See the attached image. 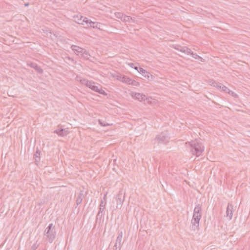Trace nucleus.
Segmentation results:
<instances>
[{
    "instance_id": "1",
    "label": "nucleus",
    "mask_w": 250,
    "mask_h": 250,
    "mask_svg": "<svg viewBox=\"0 0 250 250\" xmlns=\"http://www.w3.org/2000/svg\"><path fill=\"white\" fill-rule=\"evenodd\" d=\"M202 215V205L199 204L196 206L194 209L190 227L191 230L195 231L198 229Z\"/></svg>"
},
{
    "instance_id": "2",
    "label": "nucleus",
    "mask_w": 250,
    "mask_h": 250,
    "mask_svg": "<svg viewBox=\"0 0 250 250\" xmlns=\"http://www.w3.org/2000/svg\"><path fill=\"white\" fill-rule=\"evenodd\" d=\"M43 234L49 243H52L56 235L55 226L52 223L50 224L45 229Z\"/></svg>"
},
{
    "instance_id": "3",
    "label": "nucleus",
    "mask_w": 250,
    "mask_h": 250,
    "mask_svg": "<svg viewBox=\"0 0 250 250\" xmlns=\"http://www.w3.org/2000/svg\"><path fill=\"white\" fill-rule=\"evenodd\" d=\"M169 137L168 133L166 132H162L156 136L154 139L153 140L154 145L157 144H167L169 142Z\"/></svg>"
},
{
    "instance_id": "4",
    "label": "nucleus",
    "mask_w": 250,
    "mask_h": 250,
    "mask_svg": "<svg viewBox=\"0 0 250 250\" xmlns=\"http://www.w3.org/2000/svg\"><path fill=\"white\" fill-rule=\"evenodd\" d=\"M191 151L192 154L200 156L204 150V146L198 142L195 141L190 144Z\"/></svg>"
},
{
    "instance_id": "5",
    "label": "nucleus",
    "mask_w": 250,
    "mask_h": 250,
    "mask_svg": "<svg viewBox=\"0 0 250 250\" xmlns=\"http://www.w3.org/2000/svg\"><path fill=\"white\" fill-rule=\"evenodd\" d=\"M96 84V83L95 82L91 81L88 87L96 92L102 94L104 96H106L107 93L102 89L101 85L99 84H97L98 85H97Z\"/></svg>"
},
{
    "instance_id": "6",
    "label": "nucleus",
    "mask_w": 250,
    "mask_h": 250,
    "mask_svg": "<svg viewBox=\"0 0 250 250\" xmlns=\"http://www.w3.org/2000/svg\"><path fill=\"white\" fill-rule=\"evenodd\" d=\"M125 191H124L123 189H121L116 195V201L117 202V208H119V206H120V208L122 207L125 200Z\"/></svg>"
},
{
    "instance_id": "7",
    "label": "nucleus",
    "mask_w": 250,
    "mask_h": 250,
    "mask_svg": "<svg viewBox=\"0 0 250 250\" xmlns=\"http://www.w3.org/2000/svg\"><path fill=\"white\" fill-rule=\"evenodd\" d=\"M106 205V202L102 200L99 208V211L96 216V220L97 221L99 219L100 220L101 219L102 217H103L104 213L105 210V206Z\"/></svg>"
},
{
    "instance_id": "8",
    "label": "nucleus",
    "mask_w": 250,
    "mask_h": 250,
    "mask_svg": "<svg viewBox=\"0 0 250 250\" xmlns=\"http://www.w3.org/2000/svg\"><path fill=\"white\" fill-rule=\"evenodd\" d=\"M71 49L74 51L75 53L79 56L80 58L82 56L83 54V51H84L85 49L79 47L76 45H72L71 46Z\"/></svg>"
},
{
    "instance_id": "9",
    "label": "nucleus",
    "mask_w": 250,
    "mask_h": 250,
    "mask_svg": "<svg viewBox=\"0 0 250 250\" xmlns=\"http://www.w3.org/2000/svg\"><path fill=\"white\" fill-rule=\"evenodd\" d=\"M233 205L229 203L226 210L227 217L229 220H231L234 211Z\"/></svg>"
},
{
    "instance_id": "10",
    "label": "nucleus",
    "mask_w": 250,
    "mask_h": 250,
    "mask_svg": "<svg viewBox=\"0 0 250 250\" xmlns=\"http://www.w3.org/2000/svg\"><path fill=\"white\" fill-rule=\"evenodd\" d=\"M138 72L141 75H142V76H143L146 79H147L148 80H149L150 77H152V76L151 75H150V76L149 75V72H147L146 70H145L142 67L139 68V70H138Z\"/></svg>"
},
{
    "instance_id": "11",
    "label": "nucleus",
    "mask_w": 250,
    "mask_h": 250,
    "mask_svg": "<svg viewBox=\"0 0 250 250\" xmlns=\"http://www.w3.org/2000/svg\"><path fill=\"white\" fill-rule=\"evenodd\" d=\"M84 196L85 195L83 194V191H81L79 193L76 200V204L77 206L75 207V208H77V206L79 205L82 203L83 199L84 198Z\"/></svg>"
},
{
    "instance_id": "12",
    "label": "nucleus",
    "mask_w": 250,
    "mask_h": 250,
    "mask_svg": "<svg viewBox=\"0 0 250 250\" xmlns=\"http://www.w3.org/2000/svg\"><path fill=\"white\" fill-rule=\"evenodd\" d=\"M133 98L138 100L139 101H145L146 97L145 95L141 94L140 93H134L131 94Z\"/></svg>"
},
{
    "instance_id": "13",
    "label": "nucleus",
    "mask_w": 250,
    "mask_h": 250,
    "mask_svg": "<svg viewBox=\"0 0 250 250\" xmlns=\"http://www.w3.org/2000/svg\"><path fill=\"white\" fill-rule=\"evenodd\" d=\"M123 238V232L122 231H118V236L116 240V242L117 244H118V248L119 250H121V248L122 246V240Z\"/></svg>"
},
{
    "instance_id": "14",
    "label": "nucleus",
    "mask_w": 250,
    "mask_h": 250,
    "mask_svg": "<svg viewBox=\"0 0 250 250\" xmlns=\"http://www.w3.org/2000/svg\"><path fill=\"white\" fill-rule=\"evenodd\" d=\"M28 65L33 68L39 74H42L43 73V70L36 63L31 62L28 64Z\"/></svg>"
},
{
    "instance_id": "15",
    "label": "nucleus",
    "mask_w": 250,
    "mask_h": 250,
    "mask_svg": "<svg viewBox=\"0 0 250 250\" xmlns=\"http://www.w3.org/2000/svg\"><path fill=\"white\" fill-rule=\"evenodd\" d=\"M54 132L60 136H64L67 134V131L62 128L56 129Z\"/></svg>"
},
{
    "instance_id": "16",
    "label": "nucleus",
    "mask_w": 250,
    "mask_h": 250,
    "mask_svg": "<svg viewBox=\"0 0 250 250\" xmlns=\"http://www.w3.org/2000/svg\"><path fill=\"white\" fill-rule=\"evenodd\" d=\"M102 25V24L100 22H93V21H90V22H89V25H88V26L93 27L94 28H97V29H100Z\"/></svg>"
},
{
    "instance_id": "17",
    "label": "nucleus",
    "mask_w": 250,
    "mask_h": 250,
    "mask_svg": "<svg viewBox=\"0 0 250 250\" xmlns=\"http://www.w3.org/2000/svg\"><path fill=\"white\" fill-rule=\"evenodd\" d=\"M79 81L82 84L85 85L88 87L91 82V81H88V80L85 79H81L79 80Z\"/></svg>"
},
{
    "instance_id": "18",
    "label": "nucleus",
    "mask_w": 250,
    "mask_h": 250,
    "mask_svg": "<svg viewBox=\"0 0 250 250\" xmlns=\"http://www.w3.org/2000/svg\"><path fill=\"white\" fill-rule=\"evenodd\" d=\"M40 150L37 149L36 153L34 155V158L35 159V162H39L40 161Z\"/></svg>"
},
{
    "instance_id": "19",
    "label": "nucleus",
    "mask_w": 250,
    "mask_h": 250,
    "mask_svg": "<svg viewBox=\"0 0 250 250\" xmlns=\"http://www.w3.org/2000/svg\"><path fill=\"white\" fill-rule=\"evenodd\" d=\"M90 56L89 53L85 49L83 52V54H82L81 58H83L85 60H88L89 59V57Z\"/></svg>"
},
{
    "instance_id": "20",
    "label": "nucleus",
    "mask_w": 250,
    "mask_h": 250,
    "mask_svg": "<svg viewBox=\"0 0 250 250\" xmlns=\"http://www.w3.org/2000/svg\"><path fill=\"white\" fill-rule=\"evenodd\" d=\"M131 81V79L128 77L124 75L123 78L122 82L126 84H130V82Z\"/></svg>"
},
{
    "instance_id": "21",
    "label": "nucleus",
    "mask_w": 250,
    "mask_h": 250,
    "mask_svg": "<svg viewBox=\"0 0 250 250\" xmlns=\"http://www.w3.org/2000/svg\"><path fill=\"white\" fill-rule=\"evenodd\" d=\"M211 83H210V85L213 86H214V87H216L218 88H219V87H221V83H218V82H216L214 81H212V82H210Z\"/></svg>"
},
{
    "instance_id": "22",
    "label": "nucleus",
    "mask_w": 250,
    "mask_h": 250,
    "mask_svg": "<svg viewBox=\"0 0 250 250\" xmlns=\"http://www.w3.org/2000/svg\"><path fill=\"white\" fill-rule=\"evenodd\" d=\"M186 47L187 46H181L177 45L176 47H174V48L176 50L184 53L185 52L184 50L186 49Z\"/></svg>"
},
{
    "instance_id": "23",
    "label": "nucleus",
    "mask_w": 250,
    "mask_h": 250,
    "mask_svg": "<svg viewBox=\"0 0 250 250\" xmlns=\"http://www.w3.org/2000/svg\"><path fill=\"white\" fill-rule=\"evenodd\" d=\"M192 57L196 59L200 60L201 62H204V59H203L202 57L198 55L196 53H194L193 52L192 53L191 55Z\"/></svg>"
},
{
    "instance_id": "24",
    "label": "nucleus",
    "mask_w": 250,
    "mask_h": 250,
    "mask_svg": "<svg viewBox=\"0 0 250 250\" xmlns=\"http://www.w3.org/2000/svg\"><path fill=\"white\" fill-rule=\"evenodd\" d=\"M124 14L123 13L121 12H116L115 13V16L116 18L121 19L123 18Z\"/></svg>"
},
{
    "instance_id": "25",
    "label": "nucleus",
    "mask_w": 250,
    "mask_h": 250,
    "mask_svg": "<svg viewBox=\"0 0 250 250\" xmlns=\"http://www.w3.org/2000/svg\"><path fill=\"white\" fill-rule=\"evenodd\" d=\"M123 18H124V21L125 22H129L131 20L134 21V20L133 19L132 17L128 16H125L124 15Z\"/></svg>"
},
{
    "instance_id": "26",
    "label": "nucleus",
    "mask_w": 250,
    "mask_h": 250,
    "mask_svg": "<svg viewBox=\"0 0 250 250\" xmlns=\"http://www.w3.org/2000/svg\"><path fill=\"white\" fill-rule=\"evenodd\" d=\"M129 84H131L132 85L136 86H139L140 85V83L139 82H136L135 80H132L131 79V81L130 82Z\"/></svg>"
},
{
    "instance_id": "27",
    "label": "nucleus",
    "mask_w": 250,
    "mask_h": 250,
    "mask_svg": "<svg viewBox=\"0 0 250 250\" xmlns=\"http://www.w3.org/2000/svg\"><path fill=\"white\" fill-rule=\"evenodd\" d=\"M228 93H229V95L235 98H237L238 97L237 94H236L234 91H231L229 89L228 91Z\"/></svg>"
},
{
    "instance_id": "28",
    "label": "nucleus",
    "mask_w": 250,
    "mask_h": 250,
    "mask_svg": "<svg viewBox=\"0 0 250 250\" xmlns=\"http://www.w3.org/2000/svg\"><path fill=\"white\" fill-rule=\"evenodd\" d=\"M185 52L184 53L187 54L188 55H192V53L193 52H192L191 50L188 48V47H186V49L184 50Z\"/></svg>"
},
{
    "instance_id": "29",
    "label": "nucleus",
    "mask_w": 250,
    "mask_h": 250,
    "mask_svg": "<svg viewBox=\"0 0 250 250\" xmlns=\"http://www.w3.org/2000/svg\"><path fill=\"white\" fill-rule=\"evenodd\" d=\"M219 89H221L222 91H223L226 93H228V91L229 90V89L227 87H226L225 85H222V84H221V87H219Z\"/></svg>"
},
{
    "instance_id": "30",
    "label": "nucleus",
    "mask_w": 250,
    "mask_h": 250,
    "mask_svg": "<svg viewBox=\"0 0 250 250\" xmlns=\"http://www.w3.org/2000/svg\"><path fill=\"white\" fill-rule=\"evenodd\" d=\"M124 76V75L122 74H117L116 76H114V77H115L118 80L122 82Z\"/></svg>"
},
{
    "instance_id": "31",
    "label": "nucleus",
    "mask_w": 250,
    "mask_h": 250,
    "mask_svg": "<svg viewBox=\"0 0 250 250\" xmlns=\"http://www.w3.org/2000/svg\"><path fill=\"white\" fill-rule=\"evenodd\" d=\"M91 21L90 20H89L87 18L84 17L83 18L82 22H85L87 25H89V22Z\"/></svg>"
},
{
    "instance_id": "32",
    "label": "nucleus",
    "mask_w": 250,
    "mask_h": 250,
    "mask_svg": "<svg viewBox=\"0 0 250 250\" xmlns=\"http://www.w3.org/2000/svg\"><path fill=\"white\" fill-rule=\"evenodd\" d=\"M99 124L103 126H105L107 125H110L109 124H105L104 122L102 121L101 120H98Z\"/></svg>"
},
{
    "instance_id": "33",
    "label": "nucleus",
    "mask_w": 250,
    "mask_h": 250,
    "mask_svg": "<svg viewBox=\"0 0 250 250\" xmlns=\"http://www.w3.org/2000/svg\"><path fill=\"white\" fill-rule=\"evenodd\" d=\"M39 245L37 244V242L35 244H34L31 247L30 250H36V249L38 248Z\"/></svg>"
},
{
    "instance_id": "34",
    "label": "nucleus",
    "mask_w": 250,
    "mask_h": 250,
    "mask_svg": "<svg viewBox=\"0 0 250 250\" xmlns=\"http://www.w3.org/2000/svg\"><path fill=\"white\" fill-rule=\"evenodd\" d=\"M83 18V16H81V18L80 19H78V21H76V22L78 23V24H83V23L82 22V19Z\"/></svg>"
},
{
    "instance_id": "35",
    "label": "nucleus",
    "mask_w": 250,
    "mask_h": 250,
    "mask_svg": "<svg viewBox=\"0 0 250 250\" xmlns=\"http://www.w3.org/2000/svg\"><path fill=\"white\" fill-rule=\"evenodd\" d=\"M128 65H129L131 67H132V68H133V67H134V66H135V65H134V64L133 63H132V62H131V63H128Z\"/></svg>"
},
{
    "instance_id": "36",
    "label": "nucleus",
    "mask_w": 250,
    "mask_h": 250,
    "mask_svg": "<svg viewBox=\"0 0 250 250\" xmlns=\"http://www.w3.org/2000/svg\"><path fill=\"white\" fill-rule=\"evenodd\" d=\"M133 68L135 69V70H137V71L139 70L138 67L137 66H134Z\"/></svg>"
},
{
    "instance_id": "37",
    "label": "nucleus",
    "mask_w": 250,
    "mask_h": 250,
    "mask_svg": "<svg viewBox=\"0 0 250 250\" xmlns=\"http://www.w3.org/2000/svg\"><path fill=\"white\" fill-rule=\"evenodd\" d=\"M29 3H26L24 4V6L26 7V6H28L29 5Z\"/></svg>"
},
{
    "instance_id": "38",
    "label": "nucleus",
    "mask_w": 250,
    "mask_h": 250,
    "mask_svg": "<svg viewBox=\"0 0 250 250\" xmlns=\"http://www.w3.org/2000/svg\"><path fill=\"white\" fill-rule=\"evenodd\" d=\"M122 21H124V18L121 19Z\"/></svg>"
},
{
    "instance_id": "39",
    "label": "nucleus",
    "mask_w": 250,
    "mask_h": 250,
    "mask_svg": "<svg viewBox=\"0 0 250 250\" xmlns=\"http://www.w3.org/2000/svg\"><path fill=\"white\" fill-rule=\"evenodd\" d=\"M106 196V195H104V199H105V197Z\"/></svg>"
}]
</instances>
